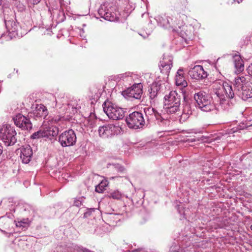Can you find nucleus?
I'll use <instances>...</instances> for the list:
<instances>
[{
  "label": "nucleus",
  "instance_id": "1",
  "mask_svg": "<svg viewBox=\"0 0 252 252\" xmlns=\"http://www.w3.org/2000/svg\"><path fill=\"white\" fill-rule=\"evenodd\" d=\"M164 98V109L167 114H181V94H178L176 91H172L168 94H166Z\"/></svg>",
  "mask_w": 252,
  "mask_h": 252
},
{
  "label": "nucleus",
  "instance_id": "2",
  "mask_svg": "<svg viewBox=\"0 0 252 252\" xmlns=\"http://www.w3.org/2000/svg\"><path fill=\"white\" fill-rule=\"evenodd\" d=\"M197 106L202 111L210 112L215 109V105L210 96L203 91H200L194 94Z\"/></svg>",
  "mask_w": 252,
  "mask_h": 252
},
{
  "label": "nucleus",
  "instance_id": "3",
  "mask_svg": "<svg viewBox=\"0 0 252 252\" xmlns=\"http://www.w3.org/2000/svg\"><path fill=\"white\" fill-rule=\"evenodd\" d=\"M10 16H4V23L6 28L8 34L3 35L2 38L7 40H11L17 36L20 37L21 35L18 33V30L19 28V23H17L15 20L14 16L12 14Z\"/></svg>",
  "mask_w": 252,
  "mask_h": 252
},
{
  "label": "nucleus",
  "instance_id": "4",
  "mask_svg": "<svg viewBox=\"0 0 252 252\" xmlns=\"http://www.w3.org/2000/svg\"><path fill=\"white\" fill-rule=\"evenodd\" d=\"M102 106L104 112L111 119L119 120L123 119L125 116V111L124 109L111 102L105 101Z\"/></svg>",
  "mask_w": 252,
  "mask_h": 252
},
{
  "label": "nucleus",
  "instance_id": "5",
  "mask_svg": "<svg viewBox=\"0 0 252 252\" xmlns=\"http://www.w3.org/2000/svg\"><path fill=\"white\" fill-rule=\"evenodd\" d=\"M0 137L7 146L14 145L17 142V133L14 127L4 125L0 129Z\"/></svg>",
  "mask_w": 252,
  "mask_h": 252
},
{
  "label": "nucleus",
  "instance_id": "6",
  "mask_svg": "<svg viewBox=\"0 0 252 252\" xmlns=\"http://www.w3.org/2000/svg\"><path fill=\"white\" fill-rule=\"evenodd\" d=\"M127 126L130 128L138 129L142 128L145 124L142 113L134 111L130 113L126 119Z\"/></svg>",
  "mask_w": 252,
  "mask_h": 252
},
{
  "label": "nucleus",
  "instance_id": "7",
  "mask_svg": "<svg viewBox=\"0 0 252 252\" xmlns=\"http://www.w3.org/2000/svg\"><path fill=\"white\" fill-rule=\"evenodd\" d=\"M59 141L62 147H68L74 145L76 141V135L71 129L65 130L59 137Z\"/></svg>",
  "mask_w": 252,
  "mask_h": 252
},
{
  "label": "nucleus",
  "instance_id": "8",
  "mask_svg": "<svg viewBox=\"0 0 252 252\" xmlns=\"http://www.w3.org/2000/svg\"><path fill=\"white\" fill-rule=\"evenodd\" d=\"M216 94L220 98L221 103L225 101V98H233L236 92L233 90L232 86L225 82L222 86L216 92Z\"/></svg>",
  "mask_w": 252,
  "mask_h": 252
},
{
  "label": "nucleus",
  "instance_id": "9",
  "mask_svg": "<svg viewBox=\"0 0 252 252\" xmlns=\"http://www.w3.org/2000/svg\"><path fill=\"white\" fill-rule=\"evenodd\" d=\"M180 17L181 16L178 14L176 17L173 16L165 17L164 21H166V23L163 22V26L167 29H172L174 31L179 32V30L184 25V22L180 19Z\"/></svg>",
  "mask_w": 252,
  "mask_h": 252
},
{
  "label": "nucleus",
  "instance_id": "10",
  "mask_svg": "<svg viewBox=\"0 0 252 252\" xmlns=\"http://www.w3.org/2000/svg\"><path fill=\"white\" fill-rule=\"evenodd\" d=\"M16 126L22 129L29 130L32 127V125L29 118L26 117L21 114H18L13 118Z\"/></svg>",
  "mask_w": 252,
  "mask_h": 252
},
{
  "label": "nucleus",
  "instance_id": "11",
  "mask_svg": "<svg viewBox=\"0 0 252 252\" xmlns=\"http://www.w3.org/2000/svg\"><path fill=\"white\" fill-rule=\"evenodd\" d=\"M173 57L171 56H164L162 60L159 62V67L162 74L168 76L172 67Z\"/></svg>",
  "mask_w": 252,
  "mask_h": 252
},
{
  "label": "nucleus",
  "instance_id": "12",
  "mask_svg": "<svg viewBox=\"0 0 252 252\" xmlns=\"http://www.w3.org/2000/svg\"><path fill=\"white\" fill-rule=\"evenodd\" d=\"M118 127L113 125H106L99 127L98 133L102 138H107L114 135Z\"/></svg>",
  "mask_w": 252,
  "mask_h": 252
},
{
  "label": "nucleus",
  "instance_id": "13",
  "mask_svg": "<svg viewBox=\"0 0 252 252\" xmlns=\"http://www.w3.org/2000/svg\"><path fill=\"white\" fill-rule=\"evenodd\" d=\"M189 74L192 78L196 80L203 79L208 76L207 72L200 65L194 66L189 71Z\"/></svg>",
  "mask_w": 252,
  "mask_h": 252
},
{
  "label": "nucleus",
  "instance_id": "14",
  "mask_svg": "<svg viewBox=\"0 0 252 252\" xmlns=\"http://www.w3.org/2000/svg\"><path fill=\"white\" fill-rule=\"evenodd\" d=\"M142 88L141 83L134 84L127 89L126 93L128 97L139 99L142 94Z\"/></svg>",
  "mask_w": 252,
  "mask_h": 252
},
{
  "label": "nucleus",
  "instance_id": "15",
  "mask_svg": "<svg viewBox=\"0 0 252 252\" xmlns=\"http://www.w3.org/2000/svg\"><path fill=\"white\" fill-rule=\"evenodd\" d=\"M251 77L248 74V75L241 74L236 77L234 81L235 91H236V90L240 89L244 86H247V85L250 81Z\"/></svg>",
  "mask_w": 252,
  "mask_h": 252
},
{
  "label": "nucleus",
  "instance_id": "16",
  "mask_svg": "<svg viewBox=\"0 0 252 252\" xmlns=\"http://www.w3.org/2000/svg\"><path fill=\"white\" fill-rule=\"evenodd\" d=\"M32 151L29 145L23 146L21 148L20 158L24 163H28L31 160Z\"/></svg>",
  "mask_w": 252,
  "mask_h": 252
},
{
  "label": "nucleus",
  "instance_id": "17",
  "mask_svg": "<svg viewBox=\"0 0 252 252\" xmlns=\"http://www.w3.org/2000/svg\"><path fill=\"white\" fill-rule=\"evenodd\" d=\"M42 128L44 137L52 139V138L56 136L58 134L59 129L56 126H46L45 125H44Z\"/></svg>",
  "mask_w": 252,
  "mask_h": 252
},
{
  "label": "nucleus",
  "instance_id": "18",
  "mask_svg": "<svg viewBox=\"0 0 252 252\" xmlns=\"http://www.w3.org/2000/svg\"><path fill=\"white\" fill-rule=\"evenodd\" d=\"M234 65L235 68V72L239 74L244 70V63L243 59L239 55L235 54L233 56Z\"/></svg>",
  "mask_w": 252,
  "mask_h": 252
},
{
  "label": "nucleus",
  "instance_id": "19",
  "mask_svg": "<svg viewBox=\"0 0 252 252\" xmlns=\"http://www.w3.org/2000/svg\"><path fill=\"white\" fill-rule=\"evenodd\" d=\"M48 114V111L43 104H37L33 111V115L35 118H43L45 119Z\"/></svg>",
  "mask_w": 252,
  "mask_h": 252
},
{
  "label": "nucleus",
  "instance_id": "20",
  "mask_svg": "<svg viewBox=\"0 0 252 252\" xmlns=\"http://www.w3.org/2000/svg\"><path fill=\"white\" fill-rule=\"evenodd\" d=\"M236 94L241 97L242 99L246 100L249 98L252 97V88L244 86L239 90H236Z\"/></svg>",
  "mask_w": 252,
  "mask_h": 252
},
{
  "label": "nucleus",
  "instance_id": "21",
  "mask_svg": "<svg viewBox=\"0 0 252 252\" xmlns=\"http://www.w3.org/2000/svg\"><path fill=\"white\" fill-rule=\"evenodd\" d=\"M99 15L104 19L109 21H114L116 19V16L114 13L108 11L106 7H101L98 10Z\"/></svg>",
  "mask_w": 252,
  "mask_h": 252
},
{
  "label": "nucleus",
  "instance_id": "22",
  "mask_svg": "<svg viewBox=\"0 0 252 252\" xmlns=\"http://www.w3.org/2000/svg\"><path fill=\"white\" fill-rule=\"evenodd\" d=\"M159 90L160 85H158L157 83H153L149 90L150 98L153 99L157 97Z\"/></svg>",
  "mask_w": 252,
  "mask_h": 252
},
{
  "label": "nucleus",
  "instance_id": "23",
  "mask_svg": "<svg viewBox=\"0 0 252 252\" xmlns=\"http://www.w3.org/2000/svg\"><path fill=\"white\" fill-rule=\"evenodd\" d=\"M175 80L177 86L185 88L188 85L187 82L186 81L184 75H176Z\"/></svg>",
  "mask_w": 252,
  "mask_h": 252
},
{
  "label": "nucleus",
  "instance_id": "24",
  "mask_svg": "<svg viewBox=\"0 0 252 252\" xmlns=\"http://www.w3.org/2000/svg\"><path fill=\"white\" fill-rule=\"evenodd\" d=\"M183 97L184 100L186 102V104L184 106V109L183 110L182 113L183 115H190L192 114V111L190 109V105L187 102V99L186 96L183 94Z\"/></svg>",
  "mask_w": 252,
  "mask_h": 252
},
{
  "label": "nucleus",
  "instance_id": "25",
  "mask_svg": "<svg viewBox=\"0 0 252 252\" xmlns=\"http://www.w3.org/2000/svg\"><path fill=\"white\" fill-rule=\"evenodd\" d=\"M145 115L148 117L149 115L152 117L154 116L155 117H157V115H158V112L154 108L152 107L145 108L144 109Z\"/></svg>",
  "mask_w": 252,
  "mask_h": 252
},
{
  "label": "nucleus",
  "instance_id": "26",
  "mask_svg": "<svg viewBox=\"0 0 252 252\" xmlns=\"http://www.w3.org/2000/svg\"><path fill=\"white\" fill-rule=\"evenodd\" d=\"M109 197L114 199H120L122 197V194L118 190H114L109 193Z\"/></svg>",
  "mask_w": 252,
  "mask_h": 252
},
{
  "label": "nucleus",
  "instance_id": "27",
  "mask_svg": "<svg viewBox=\"0 0 252 252\" xmlns=\"http://www.w3.org/2000/svg\"><path fill=\"white\" fill-rule=\"evenodd\" d=\"M42 137H44V136L42 128H41L38 131L33 133L31 136V138L33 139H38Z\"/></svg>",
  "mask_w": 252,
  "mask_h": 252
},
{
  "label": "nucleus",
  "instance_id": "28",
  "mask_svg": "<svg viewBox=\"0 0 252 252\" xmlns=\"http://www.w3.org/2000/svg\"><path fill=\"white\" fill-rule=\"evenodd\" d=\"M106 186L105 183L101 182L99 185L95 187V191L98 193H102L105 189Z\"/></svg>",
  "mask_w": 252,
  "mask_h": 252
},
{
  "label": "nucleus",
  "instance_id": "29",
  "mask_svg": "<svg viewBox=\"0 0 252 252\" xmlns=\"http://www.w3.org/2000/svg\"><path fill=\"white\" fill-rule=\"evenodd\" d=\"M16 226L17 227L21 228L22 230H25L29 226V224L26 222L20 221L16 223Z\"/></svg>",
  "mask_w": 252,
  "mask_h": 252
},
{
  "label": "nucleus",
  "instance_id": "30",
  "mask_svg": "<svg viewBox=\"0 0 252 252\" xmlns=\"http://www.w3.org/2000/svg\"><path fill=\"white\" fill-rule=\"evenodd\" d=\"M82 197H80L78 199H75L74 201V205L77 207L80 206L82 204Z\"/></svg>",
  "mask_w": 252,
  "mask_h": 252
},
{
  "label": "nucleus",
  "instance_id": "31",
  "mask_svg": "<svg viewBox=\"0 0 252 252\" xmlns=\"http://www.w3.org/2000/svg\"><path fill=\"white\" fill-rule=\"evenodd\" d=\"M77 251L78 252H94L89 250L88 249L82 247H79Z\"/></svg>",
  "mask_w": 252,
  "mask_h": 252
},
{
  "label": "nucleus",
  "instance_id": "32",
  "mask_svg": "<svg viewBox=\"0 0 252 252\" xmlns=\"http://www.w3.org/2000/svg\"><path fill=\"white\" fill-rule=\"evenodd\" d=\"M41 0H27L28 2L30 4L35 5L39 3Z\"/></svg>",
  "mask_w": 252,
  "mask_h": 252
},
{
  "label": "nucleus",
  "instance_id": "33",
  "mask_svg": "<svg viewBox=\"0 0 252 252\" xmlns=\"http://www.w3.org/2000/svg\"><path fill=\"white\" fill-rule=\"evenodd\" d=\"M248 73L252 77V63L250 64L247 68Z\"/></svg>",
  "mask_w": 252,
  "mask_h": 252
},
{
  "label": "nucleus",
  "instance_id": "34",
  "mask_svg": "<svg viewBox=\"0 0 252 252\" xmlns=\"http://www.w3.org/2000/svg\"><path fill=\"white\" fill-rule=\"evenodd\" d=\"M115 168L120 172H124L125 171V168L119 164L116 165Z\"/></svg>",
  "mask_w": 252,
  "mask_h": 252
},
{
  "label": "nucleus",
  "instance_id": "35",
  "mask_svg": "<svg viewBox=\"0 0 252 252\" xmlns=\"http://www.w3.org/2000/svg\"><path fill=\"white\" fill-rule=\"evenodd\" d=\"M60 120V118H54L52 119V122L53 123H57Z\"/></svg>",
  "mask_w": 252,
  "mask_h": 252
},
{
  "label": "nucleus",
  "instance_id": "36",
  "mask_svg": "<svg viewBox=\"0 0 252 252\" xmlns=\"http://www.w3.org/2000/svg\"><path fill=\"white\" fill-rule=\"evenodd\" d=\"M183 72V70L182 69H179L177 72L176 75H184Z\"/></svg>",
  "mask_w": 252,
  "mask_h": 252
},
{
  "label": "nucleus",
  "instance_id": "37",
  "mask_svg": "<svg viewBox=\"0 0 252 252\" xmlns=\"http://www.w3.org/2000/svg\"><path fill=\"white\" fill-rule=\"evenodd\" d=\"M164 18H162V20L160 21L161 24H162V25H163V22L166 23V21H164Z\"/></svg>",
  "mask_w": 252,
  "mask_h": 252
},
{
  "label": "nucleus",
  "instance_id": "38",
  "mask_svg": "<svg viewBox=\"0 0 252 252\" xmlns=\"http://www.w3.org/2000/svg\"><path fill=\"white\" fill-rule=\"evenodd\" d=\"M117 215H114L111 216V218H114L115 217H117Z\"/></svg>",
  "mask_w": 252,
  "mask_h": 252
},
{
  "label": "nucleus",
  "instance_id": "39",
  "mask_svg": "<svg viewBox=\"0 0 252 252\" xmlns=\"http://www.w3.org/2000/svg\"><path fill=\"white\" fill-rule=\"evenodd\" d=\"M2 2L3 0H0V5L2 4Z\"/></svg>",
  "mask_w": 252,
  "mask_h": 252
},
{
  "label": "nucleus",
  "instance_id": "40",
  "mask_svg": "<svg viewBox=\"0 0 252 252\" xmlns=\"http://www.w3.org/2000/svg\"><path fill=\"white\" fill-rule=\"evenodd\" d=\"M243 0H239L237 1L238 3H240V2H242Z\"/></svg>",
  "mask_w": 252,
  "mask_h": 252
},
{
  "label": "nucleus",
  "instance_id": "41",
  "mask_svg": "<svg viewBox=\"0 0 252 252\" xmlns=\"http://www.w3.org/2000/svg\"><path fill=\"white\" fill-rule=\"evenodd\" d=\"M88 214V213H85L84 214V217H86L87 215Z\"/></svg>",
  "mask_w": 252,
  "mask_h": 252
},
{
  "label": "nucleus",
  "instance_id": "42",
  "mask_svg": "<svg viewBox=\"0 0 252 252\" xmlns=\"http://www.w3.org/2000/svg\"><path fill=\"white\" fill-rule=\"evenodd\" d=\"M250 228H251V229L252 230V224L251 225Z\"/></svg>",
  "mask_w": 252,
  "mask_h": 252
}]
</instances>
